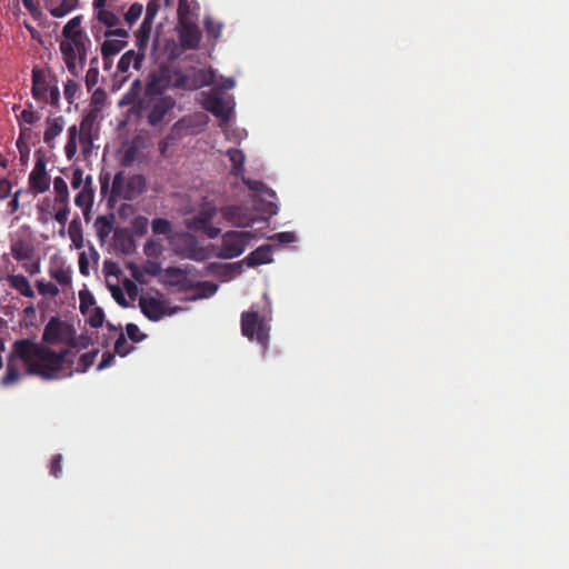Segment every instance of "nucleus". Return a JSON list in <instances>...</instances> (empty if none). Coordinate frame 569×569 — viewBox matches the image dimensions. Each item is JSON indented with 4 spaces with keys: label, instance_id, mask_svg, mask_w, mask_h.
Returning <instances> with one entry per match:
<instances>
[{
    "label": "nucleus",
    "instance_id": "nucleus-49",
    "mask_svg": "<svg viewBox=\"0 0 569 569\" xmlns=\"http://www.w3.org/2000/svg\"><path fill=\"white\" fill-rule=\"evenodd\" d=\"M39 118V114L31 109H24L20 114V120L27 124H33Z\"/></svg>",
    "mask_w": 569,
    "mask_h": 569
},
{
    "label": "nucleus",
    "instance_id": "nucleus-3",
    "mask_svg": "<svg viewBox=\"0 0 569 569\" xmlns=\"http://www.w3.org/2000/svg\"><path fill=\"white\" fill-rule=\"evenodd\" d=\"M99 111L92 109L87 112L79 127L73 124L68 129V140L64 146V153L68 160H72L78 151V140L81 144L82 152L89 153L93 147V141L99 136Z\"/></svg>",
    "mask_w": 569,
    "mask_h": 569
},
{
    "label": "nucleus",
    "instance_id": "nucleus-31",
    "mask_svg": "<svg viewBox=\"0 0 569 569\" xmlns=\"http://www.w3.org/2000/svg\"><path fill=\"white\" fill-rule=\"evenodd\" d=\"M53 189L56 192V203H64L69 200L68 184L61 177H56L53 180Z\"/></svg>",
    "mask_w": 569,
    "mask_h": 569
},
{
    "label": "nucleus",
    "instance_id": "nucleus-10",
    "mask_svg": "<svg viewBox=\"0 0 569 569\" xmlns=\"http://www.w3.org/2000/svg\"><path fill=\"white\" fill-rule=\"evenodd\" d=\"M220 212L224 220L236 227H251L254 222L250 210L242 206H224L220 209Z\"/></svg>",
    "mask_w": 569,
    "mask_h": 569
},
{
    "label": "nucleus",
    "instance_id": "nucleus-35",
    "mask_svg": "<svg viewBox=\"0 0 569 569\" xmlns=\"http://www.w3.org/2000/svg\"><path fill=\"white\" fill-rule=\"evenodd\" d=\"M132 349L133 347L128 343L123 332H120L118 339L114 342V352L120 357H126Z\"/></svg>",
    "mask_w": 569,
    "mask_h": 569
},
{
    "label": "nucleus",
    "instance_id": "nucleus-61",
    "mask_svg": "<svg viewBox=\"0 0 569 569\" xmlns=\"http://www.w3.org/2000/svg\"><path fill=\"white\" fill-rule=\"evenodd\" d=\"M112 296L114 298V300L121 306V307H124L127 308L129 305H128V301L126 300L123 293L121 292L120 289H116L113 290L112 292Z\"/></svg>",
    "mask_w": 569,
    "mask_h": 569
},
{
    "label": "nucleus",
    "instance_id": "nucleus-43",
    "mask_svg": "<svg viewBox=\"0 0 569 569\" xmlns=\"http://www.w3.org/2000/svg\"><path fill=\"white\" fill-rule=\"evenodd\" d=\"M99 71L97 68H90L86 73V86L88 91H91L98 83Z\"/></svg>",
    "mask_w": 569,
    "mask_h": 569
},
{
    "label": "nucleus",
    "instance_id": "nucleus-41",
    "mask_svg": "<svg viewBox=\"0 0 569 569\" xmlns=\"http://www.w3.org/2000/svg\"><path fill=\"white\" fill-rule=\"evenodd\" d=\"M103 321H104V312H103L102 308L96 307L89 317V320H88L89 325L92 328H99L102 326Z\"/></svg>",
    "mask_w": 569,
    "mask_h": 569
},
{
    "label": "nucleus",
    "instance_id": "nucleus-34",
    "mask_svg": "<svg viewBox=\"0 0 569 569\" xmlns=\"http://www.w3.org/2000/svg\"><path fill=\"white\" fill-rule=\"evenodd\" d=\"M97 355L98 350H92L90 352L83 353L79 359L77 371L86 372L93 365Z\"/></svg>",
    "mask_w": 569,
    "mask_h": 569
},
{
    "label": "nucleus",
    "instance_id": "nucleus-45",
    "mask_svg": "<svg viewBox=\"0 0 569 569\" xmlns=\"http://www.w3.org/2000/svg\"><path fill=\"white\" fill-rule=\"evenodd\" d=\"M126 331L128 337L134 342H139L140 340H142V338H144V335L140 333L139 327L134 323H128L126 326Z\"/></svg>",
    "mask_w": 569,
    "mask_h": 569
},
{
    "label": "nucleus",
    "instance_id": "nucleus-9",
    "mask_svg": "<svg viewBox=\"0 0 569 569\" xmlns=\"http://www.w3.org/2000/svg\"><path fill=\"white\" fill-rule=\"evenodd\" d=\"M103 36L106 39L101 44V54L107 64L109 58L117 56L127 47L129 32L124 28H116L113 30H106Z\"/></svg>",
    "mask_w": 569,
    "mask_h": 569
},
{
    "label": "nucleus",
    "instance_id": "nucleus-50",
    "mask_svg": "<svg viewBox=\"0 0 569 569\" xmlns=\"http://www.w3.org/2000/svg\"><path fill=\"white\" fill-rule=\"evenodd\" d=\"M241 178L243 183L254 192H261L266 188V184L262 181L246 179L243 176Z\"/></svg>",
    "mask_w": 569,
    "mask_h": 569
},
{
    "label": "nucleus",
    "instance_id": "nucleus-60",
    "mask_svg": "<svg viewBox=\"0 0 569 569\" xmlns=\"http://www.w3.org/2000/svg\"><path fill=\"white\" fill-rule=\"evenodd\" d=\"M211 219H212V213L208 211V212L200 213L196 218V221H197V223L199 224V228H200L202 226H208L209 222L211 221Z\"/></svg>",
    "mask_w": 569,
    "mask_h": 569
},
{
    "label": "nucleus",
    "instance_id": "nucleus-56",
    "mask_svg": "<svg viewBox=\"0 0 569 569\" xmlns=\"http://www.w3.org/2000/svg\"><path fill=\"white\" fill-rule=\"evenodd\" d=\"M22 3L32 17L38 18L41 14L33 0H22Z\"/></svg>",
    "mask_w": 569,
    "mask_h": 569
},
{
    "label": "nucleus",
    "instance_id": "nucleus-18",
    "mask_svg": "<svg viewBox=\"0 0 569 569\" xmlns=\"http://www.w3.org/2000/svg\"><path fill=\"white\" fill-rule=\"evenodd\" d=\"M79 4V0H44V7L54 18H62L73 11Z\"/></svg>",
    "mask_w": 569,
    "mask_h": 569
},
{
    "label": "nucleus",
    "instance_id": "nucleus-53",
    "mask_svg": "<svg viewBox=\"0 0 569 569\" xmlns=\"http://www.w3.org/2000/svg\"><path fill=\"white\" fill-rule=\"evenodd\" d=\"M11 182L8 179L0 177V199H6L11 193Z\"/></svg>",
    "mask_w": 569,
    "mask_h": 569
},
{
    "label": "nucleus",
    "instance_id": "nucleus-13",
    "mask_svg": "<svg viewBox=\"0 0 569 569\" xmlns=\"http://www.w3.org/2000/svg\"><path fill=\"white\" fill-rule=\"evenodd\" d=\"M180 43L183 49H197L201 40L199 27L191 20L178 22Z\"/></svg>",
    "mask_w": 569,
    "mask_h": 569
},
{
    "label": "nucleus",
    "instance_id": "nucleus-1",
    "mask_svg": "<svg viewBox=\"0 0 569 569\" xmlns=\"http://www.w3.org/2000/svg\"><path fill=\"white\" fill-rule=\"evenodd\" d=\"M74 357L76 353L69 349L56 352L31 339L14 341L9 356L16 362L21 360L26 365L27 375L39 376L44 380L58 378L63 365H71Z\"/></svg>",
    "mask_w": 569,
    "mask_h": 569
},
{
    "label": "nucleus",
    "instance_id": "nucleus-29",
    "mask_svg": "<svg viewBox=\"0 0 569 569\" xmlns=\"http://www.w3.org/2000/svg\"><path fill=\"white\" fill-rule=\"evenodd\" d=\"M93 16L94 19H97L101 24L107 27L108 30H113V28L120 23V18L107 8L98 10L93 13Z\"/></svg>",
    "mask_w": 569,
    "mask_h": 569
},
{
    "label": "nucleus",
    "instance_id": "nucleus-36",
    "mask_svg": "<svg viewBox=\"0 0 569 569\" xmlns=\"http://www.w3.org/2000/svg\"><path fill=\"white\" fill-rule=\"evenodd\" d=\"M152 231L156 234H168L171 232V223L163 218H156L151 223Z\"/></svg>",
    "mask_w": 569,
    "mask_h": 569
},
{
    "label": "nucleus",
    "instance_id": "nucleus-51",
    "mask_svg": "<svg viewBox=\"0 0 569 569\" xmlns=\"http://www.w3.org/2000/svg\"><path fill=\"white\" fill-rule=\"evenodd\" d=\"M278 242L280 243H291L296 240V236L293 232H290V231H283V232H278L274 234L273 237Z\"/></svg>",
    "mask_w": 569,
    "mask_h": 569
},
{
    "label": "nucleus",
    "instance_id": "nucleus-7",
    "mask_svg": "<svg viewBox=\"0 0 569 569\" xmlns=\"http://www.w3.org/2000/svg\"><path fill=\"white\" fill-rule=\"evenodd\" d=\"M146 190V179L142 174L126 177L122 171L116 173L111 193L124 200H133Z\"/></svg>",
    "mask_w": 569,
    "mask_h": 569
},
{
    "label": "nucleus",
    "instance_id": "nucleus-15",
    "mask_svg": "<svg viewBox=\"0 0 569 569\" xmlns=\"http://www.w3.org/2000/svg\"><path fill=\"white\" fill-rule=\"evenodd\" d=\"M139 306L141 312L151 321H158L164 316V307L157 298L141 297Z\"/></svg>",
    "mask_w": 569,
    "mask_h": 569
},
{
    "label": "nucleus",
    "instance_id": "nucleus-33",
    "mask_svg": "<svg viewBox=\"0 0 569 569\" xmlns=\"http://www.w3.org/2000/svg\"><path fill=\"white\" fill-rule=\"evenodd\" d=\"M203 24L209 37L218 39L221 36L222 24L220 22H216L211 17H206Z\"/></svg>",
    "mask_w": 569,
    "mask_h": 569
},
{
    "label": "nucleus",
    "instance_id": "nucleus-27",
    "mask_svg": "<svg viewBox=\"0 0 569 569\" xmlns=\"http://www.w3.org/2000/svg\"><path fill=\"white\" fill-rule=\"evenodd\" d=\"M92 183V177L88 176L84 180V187L79 191L74 198V204L81 209H88L93 204V191L90 188Z\"/></svg>",
    "mask_w": 569,
    "mask_h": 569
},
{
    "label": "nucleus",
    "instance_id": "nucleus-44",
    "mask_svg": "<svg viewBox=\"0 0 569 569\" xmlns=\"http://www.w3.org/2000/svg\"><path fill=\"white\" fill-rule=\"evenodd\" d=\"M61 461H62V456L61 455H54L52 457V459H51L50 473L54 478H59L61 476V473H62Z\"/></svg>",
    "mask_w": 569,
    "mask_h": 569
},
{
    "label": "nucleus",
    "instance_id": "nucleus-59",
    "mask_svg": "<svg viewBox=\"0 0 569 569\" xmlns=\"http://www.w3.org/2000/svg\"><path fill=\"white\" fill-rule=\"evenodd\" d=\"M79 270L83 276L89 274V263L84 252H82L79 257Z\"/></svg>",
    "mask_w": 569,
    "mask_h": 569
},
{
    "label": "nucleus",
    "instance_id": "nucleus-30",
    "mask_svg": "<svg viewBox=\"0 0 569 569\" xmlns=\"http://www.w3.org/2000/svg\"><path fill=\"white\" fill-rule=\"evenodd\" d=\"M69 238L77 249L83 247L82 226L79 218L71 220L68 228Z\"/></svg>",
    "mask_w": 569,
    "mask_h": 569
},
{
    "label": "nucleus",
    "instance_id": "nucleus-39",
    "mask_svg": "<svg viewBox=\"0 0 569 569\" xmlns=\"http://www.w3.org/2000/svg\"><path fill=\"white\" fill-rule=\"evenodd\" d=\"M79 309L81 313H86L89 310V308L92 307L96 302L93 296L87 290H82L79 292Z\"/></svg>",
    "mask_w": 569,
    "mask_h": 569
},
{
    "label": "nucleus",
    "instance_id": "nucleus-8",
    "mask_svg": "<svg viewBox=\"0 0 569 569\" xmlns=\"http://www.w3.org/2000/svg\"><path fill=\"white\" fill-rule=\"evenodd\" d=\"M252 238L250 231H227L222 234L218 257L233 259L241 256Z\"/></svg>",
    "mask_w": 569,
    "mask_h": 569
},
{
    "label": "nucleus",
    "instance_id": "nucleus-20",
    "mask_svg": "<svg viewBox=\"0 0 569 569\" xmlns=\"http://www.w3.org/2000/svg\"><path fill=\"white\" fill-rule=\"evenodd\" d=\"M6 280L9 287L16 291H18L21 296L26 298H34V291L28 280V278L23 274H8Z\"/></svg>",
    "mask_w": 569,
    "mask_h": 569
},
{
    "label": "nucleus",
    "instance_id": "nucleus-52",
    "mask_svg": "<svg viewBox=\"0 0 569 569\" xmlns=\"http://www.w3.org/2000/svg\"><path fill=\"white\" fill-rule=\"evenodd\" d=\"M83 182V170L76 168L72 172L71 186L73 189H79Z\"/></svg>",
    "mask_w": 569,
    "mask_h": 569
},
{
    "label": "nucleus",
    "instance_id": "nucleus-46",
    "mask_svg": "<svg viewBox=\"0 0 569 569\" xmlns=\"http://www.w3.org/2000/svg\"><path fill=\"white\" fill-rule=\"evenodd\" d=\"M59 101H60V90L57 86V81L54 80L53 87L50 88V90L48 92V102L47 103H50L52 107L58 108Z\"/></svg>",
    "mask_w": 569,
    "mask_h": 569
},
{
    "label": "nucleus",
    "instance_id": "nucleus-21",
    "mask_svg": "<svg viewBox=\"0 0 569 569\" xmlns=\"http://www.w3.org/2000/svg\"><path fill=\"white\" fill-rule=\"evenodd\" d=\"M249 267H257L272 261V249L270 246H261L250 252L243 260Z\"/></svg>",
    "mask_w": 569,
    "mask_h": 569
},
{
    "label": "nucleus",
    "instance_id": "nucleus-32",
    "mask_svg": "<svg viewBox=\"0 0 569 569\" xmlns=\"http://www.w3.org/2000/svg\"><path fill=\"white\" fill-rule=\"evenodd\" d=\"M50 277L61 286L71 283V271L62 266L50 268Z\"/></svg>",
    "mask_w": 569,
    "mask_h": 569
},
{
    "label": "nucleus",
    "instance_id": "nucleus-25",
    "mask_svg": "<svg viewBox=\"0 0 569 569\" xmlns=\"http://www.w3.org/2000/svg\"><path fill=\"white\" fill-rule=\"evenodd\" d=\"M22 373L18 363L12 359L8 358L6 375L1 378L0 385L2 387H11L20 381Z\"/></svg>",
    "mask_w": 569,
    "mask_h": 569
},
{
    "label": "nucleus",
    "instance_id": "nucleus-54",
    "mask_svg": "<svg viewBox=\"0 0 569 569\" xmlns=\"http://www.w3.org/2000/svg\"><path fill=\"white\" fill-rule=\"evenodd\" d=\"M144 272L150 274V276H158L160 274L161 272V267L158 262L156 261H147V263L144 264Z\"/></svg>",
    "mask_w": 569,
    "mask_h": 569
},
{
    "label": "nucleus",
    "instance_id": "nucleus-26",
    "mask_svg": "<svg viewBox=\"0 0 569 569\" xmlns=\"http://www.w3.org/2000/svg\"><path fill=\"white\" fill-rule=\"evenodd\" d=\"M227 157L231 162V173L236 177H242L244 172L246 156L242 150L230 148L227 151Z\"/></svg>",
    "mask_w": 569,
    "mask_h": 569
},
{
    "label": "nucleus",
    "instance_id": "nucleus-23",
    "mask_svg": "<svg viewBox=\"0 0 569 569\" xmlns=\"http://www.w3.org/2000/svg\"><path fill=\"white\" fill-rule=\"evenodd\" d=\"M116 222V217L113 213H109L107 216H99L94 221V228L97 231V236L101 242H104L106 239L110 236L113 226Z\"/></svg>",
    "mask_w": 569,
    "mask_h": 569
},
{
    "label": "nucleus",
    "instance_id": "nucleus-57",
    "mask_svg": "<svg viewBox=\"0 0 569 569\" xmlns=\"http://www.w3.org/2000/svg\"><path fill=\"white\" fill-rule=\"evenodd\" d=\"M147 222H148V221H147V218H144V217H138V218H136V219H134V221H133V228H134V230H136L138 233L142 234V233L146 231Z\"/></svg>",
    "mask_w": 569,
    "mask_h": 569
},
{
    "label": "nucleus",
    "instance_id": "nucleus-14",
    "mask_svg": "<svg viewBox=\"0 0 569 569\" xmlns=\"http://www.w3.org/2000/svg\"><path fill=\"white\" fill-rule=\"evenodd\" d=\"M203 107L206 110L211 112L214 117L220 119L221 122L226 123L229 121L231 116V108L228 103L219 96H210L206 99Z\"/></svg>",
    "mask_w": 569,
    "mask_h": 569
},
{
    "label": "nucleus",
    "instance_id": "nucleus-48",
    "mask_svg": "<svg viewBox=\"0 0 569 569\" xmlns=\"http://www.w3.org/2000/svg\"><path fill=\"white\" fill-rule=\"evenodd\" d=\"M189 13L190 8L187 3V0H179V7H178V22L182 21H189Z\"/></svg>",
    "mask_w": 569,
    "mask_h": 569
},
{
    "label": "nucleus",
    "instance_id": "nucleus-22",
    "mask_svg": "<svg viewBox=\"0 0 569 569\" xmlns=\"http://www.w3.org/2000/svg\"><path fill=\"white\" fill-rule=\"evenodd\" d=\"M143 58V53H137L134 50H129L121 56L117 69L121 73L128 72L131 66H133L134 69L139 70Z\"/></svg>",
    "mask_w": 569,
    "mask_h": 569
},
{
    "label": "nucleus",
    "instance_id": "nucleus-38",
    "mask_svg": "<svg viewBox=\"0 0 569 569\" xmlns=\"http://www.w3.org/2000/svg\"><path fill=\"white\" fill-rule=\"evenodd\" d=\"M142 4L133 3L129 7L128 11L124 13V20L130 26L133 24L142 13Z\"/></svg>",
    "mask_w": 569,
    "mask_h": 569
},
{
    "label": "nucleus",
    "instance_id": "nucleus-64",
    "mask_svg": "<svg viewBox=\"0 0 569 569\" xmlns=\"http://www.w3.org/2000/svg\"><path fill=\"white\" fill-rule=\"evenodd\" d=\"M108 0H93L92 7H93V13L98 10L104 9L107 6Z\"/></svg>",
    "mask_w": 569,
    "mask_h": 569
},
{
    "label": "nucleus",
    "instance_id": "nucleus-2",
    "mask_svg": "<svg viewBox=\"0 0 569 569\" xmlns=\"http://www.w3.org/2000/svg\"><path fill=\"white\" fill-rule=\"evenodd\" d=\"M83 17L81 14L70 19L62 28V40L59 48L68 71L77 77L79 68H82L87 61L88 52L91 48V40L81 28Z\"/></svg>",
    "mask_w": 569,
    "mask_h": 569
},
{
    "label": "nucleus",
    "instance_id": "nucleus-62",
    "mask_svg": "<svg viewBox=\"0 0 569 569\" xmlns=\"http://www.w3.org/2000/svg\"><path fill=\"white\" fill-rule=\"evenodd\" d=\"M20 193H21V190H18V191L13 194L12 199L10 200V202H9V204H8V207H9V209H10V212H11V213L17 212V211H18V209H19V194H20Z\"/></svg>",
    "mask_w": 569,
    "mask_h": 569
},
{
    "label": "nucleus",
    "instance_id": "nucleus-47",
    "mask_svg": "<svg viewBox=\"0 0 569 569\" xmlns=\"http://www.w3.org/2000/svg\"><path fill=\"white\" fill-rule=\"evenodd\" d=\"M137 157V148L134 146H130L122 156V164L124 167L131 166Z\"/></svg>",
    "mask_w": 569,
    "mask_h": 569
},
{
    "label": "nucleus",
    "instance_id": "nucleus-19",
    "mask_svg": "<svg viewBox=\"0 0 569 569\" xmlns=\"http://www.w3.org/2000/svg\"><path fill=\"white\" fill-rule=\"evenodd\" d=\"M62 322L59 318L52 317L44 326L42 340L48 345H57L62 341Z\"/></svg>",
    "mask_w": 569,
    "mask_h": 569
},
{
    "label": "nucleus",
    "instance_id": "nucleus-37",
    "mask_svg": "<svg viewBox=\"0 0 569 569\" xmlns=\"http://www.w3.org/2000/svg\"><path fill=\"white\" fill-rule=\"evenodd\" d=\"M36 286H37L39 293L42 296L49 295L51 297H56L60 292L59 288L52 282H46L43 280H38Z\"/></svg>",
    "mask_w": 569,
    "mask_h": 569
},
{
    "label": "nucleus",
    "instance_id": "nucleus-55",
    "mask_svg": "<svg viewBox=\"0 0 569 569\" xmlns=\"http://www.w3.org/2000/svg\"><path fill=\"white\" fill-rule=\"evenodd\" d=\"M114 361V355L107 351L102 355L101 361L98 365V370H103L108 367H110Z\"/></svg>",
    "mask_w": 569,
    "mask_h": 569
},
{
    "label": "nucleus",
    "instance_id": "nucleus-6",
    "mask_svg": "<svg viewBox=\"0 0 569 569\" xmlns=\"http://www.w3.org/2000/svg\"><path fill=\"white\" fill-rule=\"evenodd\" d=\"M270 328L257 310L241 313V333L249 340H256L264 349L269 342Z\"/></svg>",
    "mask_w": 569,
    "mask_h": 569
},
{
    "label": "nucleus",
    "instance_id": "nucleus-17",
    "mask_svg": "<svg viewBox=\"0 0 569 569\" xmlns=\"http://www.w3.org/2000/svg\"><path fill=\"white\" fill-rule=\"evenodd\" d=\"M47 128L43 133V141L49 148H54V142L57 137L61 134L64 128V118L62 116H58L54 118H47Z\"/></svg>",
    "mask_w": 569,
    "mask_h": 569
},
{
    "label": "nucleus",
    "instance_id": "nucleus-12",
    "mask_svg": "<svg viewBox=\"0 0 569 569\" xmlns=\"http://www.w3.org/2000/svg\"><path fill=\"white\" fill-rule=\"evenodd\" d=\"M31 80L32 97L39 102H48V92L50 88L53 87V83H51L52 81L49 79V74L44 70L34 67L32 69Z\"/></svg>",
    "mask_w": 569,
    "mask_h": 569
},
{
    "label": "nucleus",
    "instance_id": "nucleus-28",
    "mask_svg": "<svg viewBox=\"0 0 569 569\" xmlns=\"http://www.w3.org/2000/svg\"><path fill=\"white\" fill-rule=\"evenodd\" d=\"M151 31L152 21H150L149 18H144L136 32V46L139 48V50H144L148 47Z\"/></svg>",
    "mask_w": 569,
    "mask_h": 569
},
{
    "label": "nucleus",
    "instance_id": "nucleus-11",
    "mask_svg": "<svg viewBox=\"0 0 569 569\" xmlns=\"http://www.w3.org/2000/svg\"><path fill=\"white\" fill-rule=\"evenodd\" d=\"M28 184L32 192L43 193L50 187V177L47 173L46 162L42 158H38L33 169L31 170Z\"/></svg>",
    "mask_w": 569,
    "mask_h": 569
},
{
    "label": "nucleus",
    "instance_id": "nucleus-42",
    "mask_svg": "<svg viewBox=\"0 0 569 569\" xmlns=\"http://www.w3.org/2000/svg\"><path fill=\"white\" fill-rule=\"evenodd\" d=\"M60 204H61V208H59L57 210V212L54 213V220L59 224L64 226L68 221L70 209H69L68 202L60 203Z\"/></svg>",
    "mask_w": 569,
    "mask_h": 569
},
{
    "label": "nucleus",
    "instance_id": "nucleus-63",
    "mask_svg": "<svg viewBox=\"0 0 569 569\" xmlns=\"http://www.w3.org/2000/svg\"><path fill=\"white\" fill-rule=\"evenodd\" d=\"M23 268L30 274H37L40 271L39 263L23 264Z\"/></svg>",
    "mask_w": 569,
    "mask_h": 569
},
{
    "label": "nucleus",
    "instance_id": "nucleus-4",
    "mask_svg": "<svg viewBox=\"0 0 569 569\" xmlns=\"http://www.w3.org/2000/svg\"><path fill=\"white\" fill-rule=\"evenodd\" d=\"M211 81L210 74L194 68L183 72L180 69L162 67L159 74L153 78V82L158 83L161 89L174 88L189 91L210 86Z\"/></svg>",
    "mask_w": 569,
    "mask_h": 569
},
{
    "label": "nucleus",
    "instance_id": "nucleus-5",
    "mask_svg": "<svg viewBox=\"0 0 569 569\" xmlns=\"http://www.w3.org/2000/svg\"><path fill=\"white\" fill-rule=\"evenodd\" d=\"M193 268L192 267H169L163 272V282L170 287H176L180 291H187L192 289L204 290L199 297H208L213 295L218 286L209 281H196L190 277Z\"/></svg>",
    "mask_w": 569,
    "mask_h": 569
},
{
    "label": "nucleus",
    "instance_id": "nucleus-16",
    "mask_svg": "<svg viewBox=\"0 0 569 569\" xmlns=\"http://www.w3.org/2000/svg\"><path fill=\"white\" fill-rule=\"evenodd\" d=\"M174 101L170 97H163L156 101L148 113V122L151 126L160 123L166 114L173 108Z\"/></svg>",
    "mask_w": 569,
    "mask_h": 569
},
{
    "label": "nucleus",
    "instance_id": "nucleus-58",
    "mask_svg": "<svg viewBox=\"0 0 569 569\" xmlns=\"http://www.w3.org/2000/svg\"><path fill=\"white\" fill-rule=\"evenodd\" d=\"M200 229L210 238L214 239L220 234V228L212 227V226H202Z\"/></svg>",
    "mask_w": 569,
    "mask_h": 569
},
{
    "label": "nucleus",
    "instance_id": "nucleus-40",
    "mask_svg": "<svg viewBox=\"0 0 569 569\" xmlns=\"http://www.w3.org/2000/svg\"><path fill=\"white\" fill-rule=\"evenodd\" d=\"M78 90H79V86L74 80H68L64 83L63 94H64L66 100L70 104H72L74 102Z\"/></svg>",
    "mask_w": 569,
    "mask_h": 569
},
{
    "label": "nucleus",
    "instance_id": "nucleus-24",
    "mask_svg": "<svg viewBox=\"0 0 569 569\" xmlns=\"http://www.w3.org/2000/svg\"><path fill=\"white\" fill-rule=\"evenodd\" d=\"M10 250L17 261L30 260L33 256V247L22 239L13 241Z\"/></svg>",
    "mask_w": 569,
    "mask_h": 569
}]
</instances>
